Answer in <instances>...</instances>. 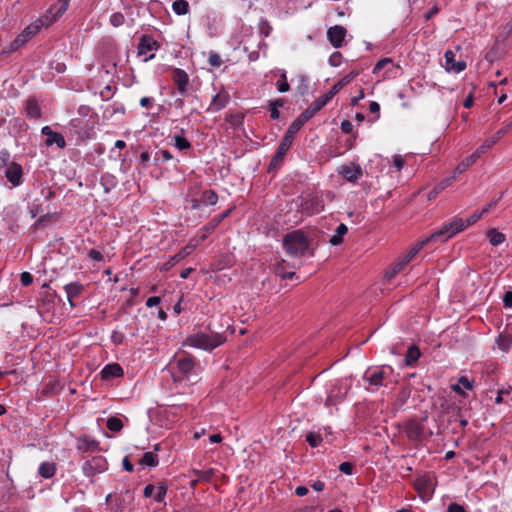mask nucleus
Returning <instances> with one entry per match:
<instances>
[{"label":"nucleus","instance_id":"1","mask_svg":"<svg viewBox=\"0 0 512 512\" xmlns=\"http://www.w3.org/2000/svg\"><path fill=\"white\" fill-rule=\"evenodd\" d=\"M283 248L291 257L313 256L314 249L311 246V239L301 229L287 233L283 238Z\"/></svg>","mask_w":512,"mask_h":512},{"label":"nucleus","instance_id":"2","mask_svg":"<svg viewBox=\"0 0 512 512\" xmlns=\"http://www.w3.org/2000/svg\"><path fill=\"white\" fill-rule=\"evenodd\" d=\"M482 215L481 212H475L466 221L456 217L450 223L445 224L441 229L432 233V238H441V242H445L457 233L463 231L466 227L476 223Z\"/></svg>","mask_w":512,"mask_h":512},{"label":"nucleus","instance_id":"3","mask_svg":"<svg viewBox=\"0 0 512 512\" xmlns=\"http://www.w3.org/2000/svg\"><path fill=\"white\" fill-rule=\"evenodd\" d=\"M226 341V338L217 332H213L212 334H205L202 332L195 333L189 336L186 342L195 348H200L204 350L211 351L216 347L220 346Z\"/></svg>","mask_w":512,"mask_h":512},{"label":"nucleus","instance_id":"4","mask_svg":"<svg viewBox=\"0 0 512 512\" xmlns=\"http://www.w3.org/2000/svg\"><path fill=\"white\" fill-rule=\"evenodd\" d=\"M195 362L194 358L191 355L185 354L177 359H175L173 362L170 363L171 369H177V373L180 375L177 376L176 372H172V376L174 380L180 379V376L187 375L192 371L194 368Z\"/></svg>","mask_w":512,"mask_h":512},{"label":"nucleus","instance_id":"5","mask_svg":"<svg viewBox=\"0 0 512 512\" xmlns=\"http://www.w3.org/2000/svg\"><path fill=\"white\" fill-rule=\"evenodd\" d=\"M107 461L102 456L93 457L87 460L82 465V471L85 476L93 477L98 473H102L107 469Z\"/></svg>","mask_w":512,"mask_h":512},{"label":"nucleus","instance_id":"6","mask_svg":"<svg viewBox=\"0 0 512 512\" xmlns=\"http://www.w3.org/2000/svg\"><path fill=\"white\" fill-rule=\"evenodd\" d=\"M291 145H292V142L282 138V140L277 148L276 153L274 154V156L271 159V162H270L269 168H268V172L277 170L281 166V164L284 160V157L287 154L288 150L290 149Z\"/></svg>","mask_w":512,"mask_h":512},{"label":"nucleus","instance_id":"7","mask_svg":"<svg viewBox=\"0 0 512 512\" xmlns=\"http://www.w3.org/2000/svg\"><path fill=\"white\" fill-rule=\"evenodd\" d=\"M386 370L393 372V368L391 366L385 365L372 372L366 371L363 376V379L367 381L370 385L381 386L383 385V380L387 378Z\"/></svg>","mask_w":512,"mask_h":512},{"label":"nucleus","instance_id":"8","mask_svg":"<svg viewBox=\"0 0 512 512\" xmlns=\"http://www.w3.org/2000/svg\"><path fill=\"white\" fill-rule=\"evenodd\" d=\"M404 432L412 441H422L424 438V426L415 419H410L405 423Z\"/></svg>","mask_w":512,"mask_h":512},{"label":"nucleus","instance_id":"9","mask_svg":"<svg viewBox=\"0 0 512 512\" xmlns=\"http://www.w3.org/2000/svg\"><path fill=\"white\" fill-rule=\"evenodd\" d=\"M347 30L341 25H335L327 30V39L334 48H340L343 45Z\"/></svg>","mask_w":512,"mask_h":512},{"label":"nucleus","instance_id":"10","mask_svg":"<svg viewBox=\"0 0 512 512\" xmlns=\"http://www.w3.org/2000/svg\"><path fill=\"white\" fill-rule=\"evenodd\" d=\"M133 499L134 497L129 490H126L123 494L115 495L111 510L113 512H127V506L131 504Z\"/></svg>","mask_w":512,"mask_h":512},{"label":"nucleus","instance_id":"11","mask_svg":"<svg viewBox=\"0 0 512 512\" xmlns=\"http://www.w3.org/2000/svg\"><path fill=\"white\" fill-rule=\"evenodd\" d=\"M339 174L349 182L355 183L363 174L360 165L351 163L349 165H342L339 168Z\"/></svg>","mask_w":512,"mask_h":512},{"label":"nucleus","instance_id":"12","mask_svg":"<svg viewBox=\"0 0 512 512\" xmlns=\"http://www.w3.org/2000/svg\"><path fill=\"white\" fill-rule=\"evenodd\" d=\"M301 207L307 214L319 213L324 208V202L320 197L308 196L301 202Z\"/></svg>","mask_w":512,"mask_h":512},{"label":"nucleus","instance_id":"13","mask_svg":"<svg viewBox=\"0 0 512 512\" xmlns=\"http://www.w3.org/2000/svg\"><path fill=\"white\" fill-rule=\"evenodd\" d=\"M5 176L14 187L19 186L22 183L23 177L21 165L16 162H11L5 171Z\"/></svg>","mask_w":512,"mask_h":512},{"label":"nucleus","instance_id":"14","mask_svg":"<svg viewBox=\"0 0 512 512\" xmlns=\"http://www.w3.org/2000/svg\"><path fill=\"white\" fill-rule=\"evenodd\" d=\"M76 449L81 452L99 451L100 444L97 440L83 435L76 439Z\"/></svg>","mask_w":512,"mask_h":512},{"label":"nucleus","instance_id":"15","mask_svg":"<svg viewBox=\"0 0 512 512\" xmlns=\"http://www.w3.org/2000/svg\"><path fill=\"white\" fill-rule=\"evenodd\" d=\"M42 134L46 136L45 143L47 146L56 144L57 147L63 149L66 146L65 139L62 134L54 132L49 126L42 128Z\"/></svg>","mask_w":512,"mask_h":512},{"label":"nucleus","instance_id":"16","mask_svg":"<svg viewBox=\"0 0 512 512\" xmlns=\"http://www.w3.org/2000/svg\"><path fill=\"white\" fill-rule=\"evenodd\" d=\"M455 54L451 50H447L444 54L445 68L448 72L460 73L466 68L465 61H455Z\"/></svg>","mask_w":512,"mask_h":512},{"label":"nucleus","instance_id":"17","mask_svg":"<svg viewBox=\"0 0 512 512\" xmlns=\"http://www.w3.org/2000/svg\"><path fill=\"white\" fill-rule=\"evenodd\" d=\"M172 79H173L174 83L176 84L177 89L180 92V94L185 95L187 92V87H188V83H189L188 74L180 68H174Z\"/></svg>","mask_w":512,"mask_h":512},{"label":"nucleus","instance_id":"18","mask_svg":"<svg viewBox=\"0 0 512 512\" xmlns=\"http://www.w3.org/2000/svg\"><path fill=\"white\" fill-rule=\"evenodd\" d=\"M196 248V244H192V241L185 247L182 248L180 252L172 256L167 262H165L162 266V270L167 271L172 268L176 263L184 259L188 256L193 249Z\"/></svg>","mask_w":512,"mask_h":512},{"label":"nucleus","instance_id":"19","mask_svg":"<svg viewBox=\"0 0 512 512\" xmlns=\"http://www.w3.org/2000/svg\"><path fill=\"white\" fill-rule=\"evenodd\" d=\"M229 100V94L226 91L222 90L213 97L208 110L212 112H218L226 107Z\"/></svg>","mask_w":512,"mask_h":512},{"label":"nucleus","instance_id":"20","mask_svg":"<svg viewBox=\"0 0 512 512\" xmlns=\"http://www.w3.org/2000/svg\"><path fill=\"white\" fill-rule=\"evenodd\" d=\"M159 47V44L157 41L153 39V37L149 35H143L140 38L139 44H138V54L139 55H146L147 52L152 50H157Z\"/></svg>","mask_w":512,"mask_h":512},{"label":"nucleus","instance_id":"21","mask_svg":"<svg viewBox=\"0 0 512 512\" xmlns=\"http://www.w3.org/2000/svg\"><path fill=\"white\" fill-rule=\"evenodd\" d=\"M68 301L71 307H74L73 299L77 298L83 291L84 287L79 282H72L64 286Z\"/></svg>","mask_w":512,"mask_h":512},{"label":"nucleus","instance_id":"22","mask_svg":"<svg viewBox=\"0 0 512 512\" xmlns=\"http://www.w3.org/2000/svg\"><path fill=\"white\" fill-rule=\"evenodd\" d=\"M101 375L105 380L121 377L123 375V369L118 363L108 364L102 369Z\"/></svg>","mask_w":512,"mask_h":512},{"label":"nucleus","instance_id":"23","mask_svg":"<svg viewBox=\"0 0 512 512\" xmlns=\"http://www.w3.org/2000/svg\"><path fill=\"white\" fill-rule=\"evenodd\" d=\"M346 393H347L346 390L344 392H342L340 388H337V387L332 388L327 396L325 405L327 407L337 405L339 402H341L344 399Z\"/></svg>","mask_w":512,"mask_h":512},{"label":"nucleus","instance_id":"24","mask_svg":"<svg viewBox=\"0 0 512 512\" xmlns=\"http://www.w3.org/2000/svg\"><path fill=\"white\" fill-rule=\"evenodd\" d=\"M455 180V175L449 176L441 180L429 193L428 199L432 200L437 197L439 193L449 187Z\"/></svg>","mask_w":512,"mask_h":512},{"label":"nucleus","instance_id":"25","mask_svg":"<svg viewBox=\"0 0 512 512\" xmlns=\"http://www.w3.org/2000/svg\"><path fill=\"white\" fill-rule=\"evenodd\" d=\"M305 123L306 122L300 116H298L290 124L283 138L293 143L295 134L304 126Z\"/></svg>","mask_w":512,"mask_h":512},{"label":"nucleus","instance_id":"26","mask_svg":"<svg viewBox=\"0 0 512 512\" xmlns=\"http://www.w3.org/2000/svg\"><path fill=\"white\" fill-rule=\"evenodd\" d=\"M431 241H441V238H432V234L430 237L426 238L425 240L417 243L414 247H412L406 255H404V262H410L416 254L420 251V249L426 245L427 243Z\"/></svg>","mask_w":512,"mask_h":512},{"label":"nucleus","instance_id":"27","mask_svg":"<svg viewBox=\"0 0 512 512\" xmlns=\"http://www.w3.org/2000/svg\"><path fill=\"white\" fill-rule=\"evenodd\" d=\"M495 343L503 352H508L512 345V334L508 332L500 333L497 336Z\"/></svg>","mask_w":512,"mask_h":512},{"label":"nucleus","instance_id":"28","mask_svg":"<svg viewBox=\"0 0 512 512\" xmlns=\"http://www.w3.org/2000/svg\"><path fill=\"white\" fill-rule=\"evenodd\" d=\"M477 160H478L477 155H475L474 153L469 155L468 157H466L463 161H461L456 166V168L454 169L453 175H455V177H456L457 175L464 173L468 169V167L473 165Z\"/></svg>","mask_w":512,"mask_h":512},{"label":"nucleus","instance_id":"29","mask_svg":"<svg viewBox=\"0 0 512 512\" xmlns=\"http://www.w3.org/2000/svg\"><path fill=\"white\" fill-rule=\"evenodd\" d=\"M232 209H227L225 210L222 214H220L219 216L213 218L203 229L204 231H206L207 233H211L213 232L217 227L218 225L226 218L230 215Z\"/></svg>","mask_w":512,"mask_h":512},{"label":"nucleus","instance_id":"30","mask_svg":"<svg viewBox=\"0 0 512 512\" xmlns=\"http://www.w3.org/2000/svg\"><path fill=\"white\" fill-rule=\"evenodd\" d=\"M117 182L118 181L116 177L109 173L102 175L100 180L105 193H109L112 189H114L117 185Z\"/></svg>","mask_w":512,"mask_h":512},{"label":"nucleus","instance_id":"31","mask_svg":"<svg viewBox=\"0 0 512 512\" xmlns=\"http://www.w3.org/2000/svg\"><path fill=\"white\" fill-rule=\"evenodd\" d=\"M56 471L55 463L53 462H43L39 466L38 473L41 477L45 479H49L54 476Z\"/></svg>","mask_w":512,"mask_h":512},{"label":"nucleus","instance_id":"32","mask_svg":"<svg viewBox=\"0 0 512 512\" xmlns=\"http://www.w3.org/2000/svg\"><path fill=\"white\" fill-rule=\"evenodd\" d=\"M421 353L416 345H411L405 355V364L408 366L414 365L419 359Z\"/></svg>","mask_w":512,"mask_h":512},{"label":"nucleus","instance_id":"33","mask_svg":"<svg viewBox=\"0 0 512 512\" xmlns=\"http://www.w3.org/2000/svg\"><path fill=\"white\" fill-rule=\"evenodd\" d=\"M322 107L320 103L314 100L311 105L305 109L299 116L305 121L308 122L318 111H320Z\"/></svg>","mask_w":512,"mask_h":512},{"label":"nucleus","instance_id":"34","mask_svg":"<svg viewBox=\"0 0 512 512\" xmlns=\"http://www.w3.org/2000/svg\"><path fill=\"white\" fill-rule=\"evenodd\" d=\"M139 464L148 467H156L159 464V458L154 452H145L139 460Z\"/></svg>","mask_w":512,"mask_h":512},{"label":"nucleus","instance_id":"35","mask_svg":"<svg viewBox=\"0 0 512 512\" xmlns=\"http://www.w3.org/2000/svg\"><path fill=\"white\" fill-rule=\"evenodd\" d=\"M30 40V38L27 37L25 33H21L18 35L13 42H11L9 49H4L2 53H10L13 51L18 50L20 47H22L27 41Z\"/></svg>","mask_w":512,"mask_h":512},{"label":"nucleus","instance_id":"36","mask_svg":"<svg viewBox=\"0 0 512 512\" xmlns=\"http://www.w3.org/2000/svg\"><path fill=\"white\" fill-rule=\"evenodd\" d=\"M30 40V38L27 37L25 33H21L18 35L13 42H11L9 49H4L2 53H10L13 51L18 50L20 47H22L27 41Z\"/></svg>","mask_w":512,"mask_h":512},{"label":"nucleus","instance_id":"37","mask_svg":"<svg viewBox=\"0 0 512 512\" xmlns=\"http://www.w3.org/2000/svg\"><path fill=\"white\" fill-rule=\"evenodd\" d=\"M193 473L196 475L197 479L192 481V485L194 486L198 481L203 482H211L213 476H214V470L208 469V470H193Z\"/></svg>","mask_w":512,"mask_h":512},{"label":"nucleus","instance_id":"38","mask_svg":"<svg viewBox=\"0 0 512 512\" xmlns=\"http://www.w3.org/2000/svg\"><path fill=\"white\" fill-rule=\"evenodd\" d=\"M487 235L489 237L490 244L493 246H498L502 244L505 241V235L496 229H490L487 232Z\"/></svg>","mask_w":512,"mask_h":512},{"label":"nucleus","instance_id":"39","mask_svg":"<svg viewBox=\"0 0 512 512\" xmlns=\"http://www.w3.org/2000/svg\"><path fill=\"white\" fill-rule=\"evenodd\" d=\"M218 200V195L214 190H205L202 192L201 201L205 205H215Z\"/></svg>","mask_w":512,"mask_h":512},{"label":"nucleus","instance_id":"40","mask_svg":"<svg viewBox=\"0 0 512 512\" xmlns=\"http://www.w3.org/2000/svg\"><path fill=\"white\" fill-rule=\"evenodd\" d=\"M284 260L274 265L273 271L275 275L280 276L282 279H292L296 274L295 272H284Z\"/></svg>","mask_w":512,"mask_h":512},{"label":"nucleus","instance_id":"41","mask_svg":"<svg viewBox=\"0 0 512 512\" xmlns=\"http://www.w3.org/2000/svg\"><path fill=\"white\" fill-rule=\"evenodd\" d=\"M172 8L177 15H185L189 11V4L186 0H176L173 2Z\"/></svg>","mask_w":512,"mask_h":512},{"label":"nucleus","instance_id":"42","mask_svg":"<svg viewBox=\"0 0 512 512\" xmlns=\"http://www.w3.org/2000/svg\"><path fill=\"white\" fill-rule=\"evenodd\" d=\"M107 428L113 432H119L123 428V422L118 417H110L106 423Z\"/></svg>","mask_w":512,"mask_h":512},{"label":"nucleus","instance_id":"43","mask_svg":"<svg viewBox=\"0 0 512 512\" xmlns=\"http://www.w3.org/2000/svg\"><path fill=\"white\" fill-rule=\"evenodd\" d=\"M26 111L29 117L38 118L40 116V109L35 100H28Z\"/></svg>","mask_w":512,"mask_h":512},{"label":"nucleus","instance_id":"44","mask_svg":"<svg viewBox=\"0 0 512 512\" xmlns=\"http://www.w3.org/2000/svg\"><path fill=\"white\" fill-rule=\"evenodd\" d=\"M167 485L165 482H160L157 487V493L154 496V500L156 502L162 503L165 499L166 493H167Z\"/></svg>","mask_w":512,"mask_h":512},{"label":"nucleus","instance_id":"45","mask_svg":"<svg viewBox=\"0 0 512 512\" xmlns=\"http://www.w3.org/2000/svg\"><path fill=\"white\" fill-rule=\"evenodd\" d=\"M387 66L394 67V64H393V61L391 58H383V59L379 60L373 68V73L377 74L382 69L386 68Z\"/></svg>","mask_w":512,"mask_h":512},{"label":"nucleus","instance_id":"46","mask_svg":"<svg viewBox=\"0 0 512 512\" xmlns=\"http://www.w3.org/2000/svg\"><path fill=\"white\" fill-rule=\"evenodd\" d=\"M42 26H43V24L42 23L39 24L38 22L30 24L23 30V33H25L27 35V37L31 39L33 36H35L40 31Z\"/></svg>","mask_w":512,"mask_h":512},{"label":"nucleus","instance_id":"47","mask_svg":"<svg viewBox=\"0 0 512 512\" xmlns=\"http://www.w3.org/2000/svg\"><path fill=\"white\" fill-rule=\"evenodd\" d=\"M60 6L56 10L55 14L52 17V21H56L63 13H65L68 9L70 0H58Z\"/></svg>","mask_w":512,"mask_h":512},{"label":"nucleus","instance_id":"48","mask_svg":"<svg viewBox=\"0 0 512 512\" xmlns=\"http://www.w3.org/2000/svg\"><path fill=\"white\" fill-rule=\"evenodd\" d=\"M124 22H125V17L120 12L113 13L110 17V23L114 27H119V26L123 25Z\"/></svg>","mask_w":512,"mask_h":512},{"label":"nucleus","instance_id":"49","mask_svg":"<svg viewBox=\"0 0 512 512\" xmlns=\"http://www.w3.org/2000/svg\"><path fill=\"white\" fill-rule=\"evenodd\" d=\"M174 140L175 146L181 151L191 147L190 142L182 136L177 135L174 137Z\"/></svg>","mask_w":512,"mask_h":512},{"label":"nucleus","instance_id":"50","mask_svg":"<svg viewBox=\"0 0 512 512\" xmlns=\"http://www.w3.org/2000/svg\"><path fill=\"white\" fill-rule=\"evenodd\" d=\"M277 89L279 92L284 93L290 90V85L287 82L286 74L283 73L277 82Z\"/></svg>","mask_w":512,"mask_h":512},{"label":"nucleus","instance_id":"51","mask_svg":"<svg viewBox=\"0 0 512 512\" xmlns=\"http://www.w3.org/2000/svg\"><path fill=\"white\" fill-rule=\"evenodd\" d=\"M306 441L309 443L311 447H317L321 443L322 437L319 434L309 433L306 436Z\"/></svg>","mask_w":512,"mask_h":512},{"label":"nucleus","instance_id":"52","mask_svg":"<svg viewBox=\"0 0 512 512\" xmlns=\"http://www.w3.org/2000/svg\"><path fill=\"white\" fill-rule=\"evenodd\" d=\"M208 62L212 67H219L222 64V59L218 53L211 51L209 53Z\"/></svg>","mask_w":512,"mask_h":512},{"label":"nucleus","instance_id":"53","mask_svg":"<svg viewBox=\"0 0 512 512\" xmlns=\"http://www.w3.org/2000/svg\"><path fill=\"white\" fill-rule=\"evenodd\" d=\"M342 62V54L340 52H334L329 57V64L333 67H337Z\"/></svg>","mask_w":512,"mask_h":512},{"label":"nucleus","instance_id":"54","mask_svg":"<svg viewBox=\"0 0 512 512\" xmlns=\"http://www.w3.org/2000/svg\"><path fill=\"white\" fill-rule=\"evenodd\" d=\"M430 486V481L424 478L418 479L415 483V487L418 491H426Z\"/></svg>","mask_w":512,"mask_h":512},{"label":"nucleus","instance_id":"55","mask_svg":"<svg viewBox=\"0 0 512 512\" xmlns=\"http://www.w3.org/2000/svg\"><path fill=\"white\" fill-rule=\"evenodd\" d=\"M492 146L490 143L485 140L481 146H479L476 151L474 152L475 155H477V158L479 159L483 154H485Z\"/></svg>","mask_w":512,"mask_h":512},{"label":"nucleus","instance_id":"56","mask_svg":"<svg viewBox=\"0 0 512 512\" xmlns=\"http://www.w3.org/2000/svg\"><path fill=\"white\" fill-rule=\"evenodd\" d=\"M20 281L23 286H29L33 282V276L29 272H22L20 275Z\"/></svg>","mask_w":512,"mask_h":512},{"label":"nucleus","instance_id":"57","mask_svg":"<svg viewBox=\"0 0 512 512\" xmlns=\"http://www.w3.org/2000/svg\"><path fill=\"white\" fill-rule=\"evenodd\" d=\"M354 465L350 462H343L339 465V470L347 475H351L353 472Z\"/></svg>","mask_w":512,"mask_h":512},{"label":"nucleus","instance_id":"58","mask_svg":"<svg viewBox=\"0 0 512 512\" xmlns=\"http://www.w3.org/2000/svg\"><path fill=\"white\" fill-rule=\"evenodd\" d=\"M10 153L7 150H2L0 152V166H7L10 164Z\"/></svg>","mask_w":512,"mask_h":512},{"label":"nucleus","instance_id":"59","mask_svg":"<svg viewBox=\"0 0 512 512\" xmlns=\"http://www.w3.org/2000/svg\"><path fill=\"white\" fill-rule=\"evenodd\" d=\"M158 155L161 156L162 160L163 161H168V160H171L173 157H172V154L168 151V150H161L159 151L157 154H156V157H155V163L157 164V162L160 160V158L158 157Z\"/></svg>","mask_w":512,"mask_h":512},{"label":"nucleus","instance_id":"60","mask_svg":"<svg viewBox=\"0 0 512 512\" xmlns=\"http://www.w3.org/2000/svg\"><path fill=\"white\" fill-rule=\"evenodd\" d=\"M358 75V72L352 71L346 76H344L342 79L339 80V82L345 87L347 84H349L356 76Z\"/></svg>","mask_w":512,"mask_h":512},{"label":"nucleus","instance_id":"61","mask_svg":"<svg viewBox=\"0 0 512 512\" xmlns=\"http://www.w3.org/2000/svg\"><path fill=\"white\" fill-rule=\"evenodd\" d=\"M52 217V214L47 213L37 219L34 226L35 227H43L46 225V223L49 221V219Z\"/></svg>","mask_w":512,"mask_h":512},{"label":"nucleus","instance_id":"62","mask_svg":"<svg viewBox=\"0 0 512 512\" xmlns=\"http://www.w3.org/2000/svg\"><path fill=\"white\" fill-rule=\"evenodd\" d=\"M447 512H466V510L462 505L452 502L448 505Z\"/></svg>","mask_w":512,"mask_h":512},{"label":"nucleus","instance_id":"63","mask_svg":"<svg viewBox=\"0 0 512 512\" xmlns=\"http://www.w3.org/2000/svg\"><path fill=\"white\" fill-rule=\"evenodd\" d=\"M341 130L345 134H350L353 131V124L349 120H343Z\"/></svg>","mask_w":512,"mask_h":512},{"label":"nucleus","instance_id":"64","mask_svg":"<svg viewBox=\"0 0 512 512\" xmlns=\"http://www.w3.org/2000/svg\"><path fill=\"white\" fill-rule=\"evenodd\" d=\"M505 307L512 308V291H507L503 297Z\"/></svg>","mask_w":512,"mask_h":512}]
</instances>
